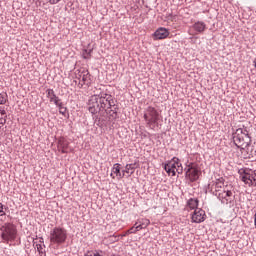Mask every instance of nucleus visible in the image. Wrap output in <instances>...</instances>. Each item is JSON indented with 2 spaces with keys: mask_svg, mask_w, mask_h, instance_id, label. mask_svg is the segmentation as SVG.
Masks as SVG:
<instances>
[{
  "mask_svg": "<svg viewBox=\"0 0 256 256\" xmlns=\"http://www.w3.org/2000/svg\"><path fill=\"white\" fill-rule=\"evenodd\" d=\"M227 185H225V179L219 178L215 181H211L208 184V191L211 193V195H214V197H217L219 193H221Z\"/></svg>",
  "mask_w": 256,
  "mask_h": 256,
  "instance_id": "6e6552de",
  "label": "nucleus"
},
{
  "mask_svg": "<svg viewBox=\"0 0 256 256\" xmlns=\"http://www.w3.org/2000/svg\"><path fill=\"white\" fill-rule=\"evenodd\" d=\"M177 167H181V163L179 162V158L174 157L170 162L164 165V170L168 175H171V177H175Z\"/></svg>",
  "mask_w": 256,
  "mask_h": 256,
  "instance_id": "9d476101",
  "label": "nucleus"
},
{
  "mask_svg": "<svg viewBox=\"0 0 256 256\" xmlns=\"http://www.w3.org/2000/svg\"><path fill=\"white\" fill-rule=\"evenodd\" d=\"M251 141V135H249V130L245 126L238 128L233 134V142L238 149H246L251 145Z\"/></svg>",
  "mask_w": 256,
  "mask_h": 256,
  "instance_id": "f03ea898",
  "label": "nucleus"
},
{
  "mask_svg": "<svg viewBox=\"0 0 256 256\" xmlns=\"http://www.w3.org/2000/svg\"><path fill=\"white\" fill-rule=\"evenodd\" d=\"M216 197L222 205H228L229 207L235 205V194H233L232 185L226 184L224 189Z\"/></svg>",
  "mask_w": 256,
  "mask_h": 256,
  "instance_id": "7ed1b4c3",
  "label": "nucleus"
},
{
  "mask_svg": "<svg viewBox=\"0 0 256 256\" xmlns=\"http://www.w3.org/2000/svg\"><path fill=\"white\" fill-rule=\"evenodd\" d=\"M3 203H0V217H3L5 215V211L3 210Z\"/></svg>",
  "mask_w": 256,
  "mask_h": 256,
  "instance_id": "c85d7f7f",
  "label": "nucleus"
},
{
  "mask_svg": "<svg viewBox=\"0 0 256 256\" xmlns=\"http://www.w3.org/2000/svg\"><path fill=\"white\" fill-rule=\"evenodd\" d=\"M0 114L2 115V117H5V115H7V112L4 109H2L0 110Z\"/></svg>",
  "mask_w": 256,
  "mask_h": 256,
  "instance_id": "473e14b6",
  "label": "nucleus"
},
{
  "mask_svg": "<svg viewBox=\"0 0 256 256\" xmlns=\"http://www.w3.org/2000/svg\"><path fill=\"white\" fill-rule=\"evenodd\" d=\"M205 212L201 208H196L192 214L193 223H203L205 221Z\"/></svg>",
  "mask_w": 256,
  "mask_h": 256,
  "instance_id": "9b49d317",
  "label": "nucleus"
},
{
  "mask_svg": "<svg viewBox=\"0 0 256 256\" xmlns=\"http://www.w3.org/2000/svg\"><path fill=\"white\" fill-rule=\"evenodd\" d=\"M46 95H47V98L49 99L50 103H54V105H59L61 100L59 99V96H57V94H55V90L47 89Z\"/></svg>",
  "mask_w": 256,
  "mask_h": 256,
  "instance_id": "2eb2a0df",
  "label": "nucleus"
},
{
  "mask_svg": "<svg viewBox=\"0 0 256 256\" xmlns=\"http://www.w3.org/2000/svg\"><path fill=\"white\" fill-rule=\"evenodd\" d=\"M186 171V177L191 181V183H195L199 179V175H201V171H199V168L197 167V164L191 162L187 165L185 168Z\"/></svg>",
  "mask_w": 256,
  "mask_h": 256,
  "instance_id": "1a4fd4ad",
  "label": "nucleus"
},
{
  "mask_svg": "<svg viewBox=\"0 0 256 256\" xmlns=\"http://www.w3.org/2000/svg\"><path fill=\"white\" fill-rule=\"evenodd\" d=\"M159 119H161V113H159V110H156L155 107L149 106L144 111V121L150 129H153L155 125L159 123Z\"/></svg>",
  "mask_w": 256,
  "mask_h": 256,
  "instance_id": "39448f33",
  "label": "nucleus"
},
{
  "mask_svg": "<svg viewBox=\"0 0 256 256\" xmlns=\"http://www.w3.org/2000/svg\"><path fill=\"white\" fill-rule=\"evenodd\" d=\"M1 238L4 243H9V241H15L17 238V227L15 224L6 222L0 227Z\"/></svg>",
  "mask_w": 256,
  "mask_h": 256,
  "instance_id": "20e7f679",
  "label": "nucleus"
},
{
  "mask_svg": "<svg viewBox=\"0 0 256 256\" xmlns=\"http://www.w3.org/2000/svg\"><path fill=\"white\" fill-rule=\"evenodd\" d=\"M61 0H49L50 5H57Z\"/></svg>",
  "mask_w": 256,
  "mask_h": 256,
  "instance_id": "c756f323",
  "label": "nucleus"
},
{
  "mask_svg": "<svg viewBox=\"0 0 256 256\" xmlns=\"http://www.w3.org/2000/svg\"><path fill=\"white\" fill-rule=\"evenodd\" d=\"M5 123H7V119L1 117V118H0V125H5Z\"/></svg>",
  "mask_w": 256,
  "mask_h": 256,
  "instance_id": "7c9ffc66",
  "label": "nucleus"
},
{
  "mask_svg": "<svg viewBox=\"0 0 256 256\" xmlns=\"http://www.w3.org/2000/svg\"><path fill=\"white\" fill-rule=\"evenodd\" d=\"M45 245H42V244H36V249L39 253L40 256H45L46 255V251H45Z\"/></svg>",
  "mask_w": 256,
  "mask_h": 256,
  "instance_id": "4be33fe9",
  "label": "nucleus"
},
{
  "mask_svg": "<svg viewBox=\"0 0 256 256\" xmlns=\"http://www.w3.org/2000/svg\"><path fill=\"white\" fill-rule=\"evenodd\" d=\"M56 107H58L60 115H64V117L65 115H67V107L63 106V102H58V104H56Z\"/></svg>",
  "mask_w": 256,
  "mask_h": 256,
  "instance_id": "aec40b11",
  "label": "nucleus"
},
{
  "mask_svg": "<svg viewBox=\"0 0 256 256\" xmlns=\"http://www.w3.org/2000/svg\"><path fill=\"white\" fill-rule=\"evenodd\" d=\"M127 235H130V234H127V231L124 232L122 235L120 236H115L113 235L114 239L112 241H119V237H127Z\"/></svg>",
  "mask_w": 256,
  "mask_h": 256,
  "instance_id": "a878e982",
  "label": "nucleus"
},
{
  "mask_svg": "<svg viewBox=\"0 0 256 256\" xmlns=\"http://www.w3.org/2000/svg\"><path fill=\"white\" fill-rule=\"evenodd\" d=\"M77 71H78L77 79H83V68H82V69H79V70H77Z\"/></svg>",
  "mask_w": 256,
  "mask_h": 256,
  "instance_id": "bb28decb",
  "label": "nucleus"
},
{
  "mask_svg": "<svg viewBox=\"0 0 256 256\" xmlns=\"http://www.w3.org/2000/svg\"><path fill=\"white\" fill-rule=\"evenodd\" d=\"M112 172L117 177H120L121 179H123V177H125V173L124 172H122V174H121V164H119V163L114 164V166L112 167Z\"/></svg>",
  "mask_w": 256,
  "mask_h": 256,
  "instance_id": "f3484780",
  "label": "nucleus"
},
{
  "mask_svg": "<svg viewBox=\"0 0 256 256\" xmlns=\"http://www.w3.org/2000/svg\"><path fill=\"white\" fill-rule=\"evenodd\" d=\"M176 173H179V174L183 173V166L176 167Z\"/></svg>",
  "mask_w": 256,
  "mask_h": 256,
  "instance_id": "2f4dec72",
  "label": "nucleus"
},
{
  "mask_svg": "<svg viewBox=\"0 0 256 256\" xmlns=\"http://www.w3.org/2000/svg\"><path fill=\"white\" fill-rule=\"evenodd\" d=\"M135 169H137V164H127L125 166V170H123L122 173H128V175H133V173H135Z\"/></svg>",
  "mask_w": 256,
  "mask_h": 256,
  "instance_id": "6ab92c4d",
  "label": "nucleus"
},
{
  "mask_svg": "<svg viewBox=\"0 0 256 256\" xmlns=\"http://www.w3.org/2000/svg\"><path fill=\"white\" fill-rule=\"evenodd\" d=\"M92 83L91 80V74L89 73V70L82 68V83L79 82L78 86L79 88H83V85H87V87H90Z\"/></svg>",
  "mask_w": 256,
  "mask_h": 256,
  "instance_id": "f8f14e48",
  "label": "nucleus"
},
{
  "mask_svg": "<svg viewBox=\"0 0 256 256\" xmlns=\"http://www.w3.org/2000/svg\"><path fill=\"white\" fill-rule=\"evenodd\" d=\"M39 243H44L43 237H40V238H39Z\"/></svg>",
  "mask_w": 256,
  "mask_h": 256,
  "instance_id": "72a5a7b5",
  "label": "nucleus"
},
{
  "mask_svg": "<svg viewBox=\"0 0 256 256\" xmlns=\"http://www.w3.org/2000/svg\"><path fill=\"white\" fill-rule=\"evenodd\" d=\"M57 147L58 151H61L63 154L69 153V141L64 137L59 138Z\"/></svg>",
  "mask_w": 256,
  "mask_h": 256,
  "instance_id": "4468645a",
  "label": "nucleus"
},
{
  "mask_svg": "<svg viewBox=\"0 0 256 256\" xmlns=\"http://www.w3.org/2000/svg\"><path fill=\"white\" fill-rule=\"evenodd\" d=\"M7 103V93H0V105Z\"/></svg>",
  "mask_w": 256,
  "mask_h": 256,
  "instance_id": "5701e85b",
  "label": "nucleus"
},
{
  "mask_svg": "<svg viewBox=\"0 0 256 256\" xmlns=\"http://www.w3.org/2000/svg\"><path fill=\"white\" fill-rule=\"evenodd\" d=\"M91 53H93V49H85L83 51V56H84V59H91Z\"/></svg>",
  "mask_w": 256,
  "mask_h": 256,
  "instance_id": "b1692460",
  "label": "nucleus"
},
{
  "mask_svg": "<svg viewBox=\"0 0 256 256\" xmlns=\"http://www.w3.org/2000/svg\"><path fill=\"white\" fill-rule=\"evenodd\" d=\"M192 28L198 33H203L205 29H207V24H205L203 21H197L193 24Z\"/></svg>",
  "mask_w": 256,
  "mask_h": 256,
  "instance_id": "dca6fc26",
  "label": "nucleus"
},
{
  "mask_svg": "<svg viewBox=\"0 0 256 256\" xmlns=\"http://www.w3.org/2000/svg\"><path fill=\"white\" fill-rule=\"evenodd\" d=\"M67 241V230L63 227H54L50 231L51 245H63Z\"/></svg>",
  "mask_w": 256,
  "mask_h": 256,
  "instance_id": "423d86ee",
  "label": "nucleus"
},
{
  "mask_svg": "<svg viewBox=\"0 0 256 256\" xmlns=\"http://www.w3.org/2000/svg\"><path fill=\"white\" fill-rule=\"evenodd\" d=\"M110 177H112V179H115V176L113 175V173L110 174Z\"/></svg>",
  "mask_w": 256,
  "mask_h": 256,
  "instance_id": "f704fd0d",
  "label": "nucleus"
},
{
  "mask_svg": "<svg viewBox=\"0 0 256 256\" xmlns=\"http://www.w3.org/2000/svg\"><path fill=\"white\" fill-rule=\"evenodd\" d=\"M187 207H189V209H199V200L195 199V198H190L187 201Z\"/></svg>",
  "mask_w": 256,
  "mask_h": 256,
  "instance_id": "a211bd4d",
  "label": "nucleus"
},
{
  "mask_svg": "<svg viewBox=\"0 0 256 256\" xmlns=\"http://www.w3.org/2000/svg\"><path fill=\"white\" fill-rule=\"evenodd\" d=\"M134 225L136 227V232L141 231L142 229H145L140 223H139V225H137V222H136Z\"/></svg>",
  "mask_w": 256,
  "mask_h": 256,
  "instance_id": "cd10ccee",
  "label": "nucleus"
},
{
  "mask_svg": "<svg viewBox=\"0 0 256 256\" xmlns=\"http://www.w3.org/2000/svg\"><path fill=\"white\" fill-rule=\"evenodd\" d=\"M133 233H137V228H136L135 225L133 227H131L129 230H127L126 234H130L131 235Z\"/></svg>",
  "mask_w": 256,
  "mask_h": 256,
  "instance_id": "393cba45",
  "label": "nucleus"
},
{
  "mask_svg": "<svg viewBox=\"0 0 256 256\" xmlns=\"http://www.w3.org/2000/svg\"><path fill=\"white\" fill-rule=\"evenodd\" d=\"M240 178L248 187H256V170L244 168L239 171Z\"/></svg>",
  "mask_w": 256,
  "mask_h": 256,
  "instance_id": "0eeeda50",
  "label": "nucleus"
},
{
  "mask_svg": "<svg viewBox=\"0 0 256 256\" xmlns=\"http://www.w3.org/2000/svg\"><path fill=\"white\" fill-rule=\"evenodd\" d=\"M87 109L93 116V121L97 127H103L107 119L103 118L109 115L110 119L118 117L119 106L116 105L115 98L107 90L99 88L87 102Z\"/></svg>",
  "mask_w": 256,
  "mask_h": 256,
  "instance_id": "f257e3e1",
  "label": "nucleus"
},
{
  "mask_svg": "<svg viewBox=\"0 0 256 256\" xmlns=\"http://www.w3.org/2000/svg\"><path fill=\"white\" fill-rule=\"evenodd\" d=\"M138 223H140L144 229H147V227H149V225H151V221L147 218H142L140 220H138Z\"/></svg>",
  "mask_w": 256,
  "mask_h": 256,
  "instance_id": "412c9836",
  "label": "nucleus"
},
{
  "mask_svg": "<svg viewBox=\"0 0 256 256\" xmlns=\"http://www.w3.org/2000/svg\"><path fill=\"white\" fill-rule=\"evenodd\" d=\"M173 17H175V16H172V15L170 14V19H171V20H173Z\"/></svg>",
  "mask_w": 256,
  "mask_h": 256,
  "instance_id": "c9c22d12",
  "label": "nucleus"
},
{
  "mask_svg": "<svg viewBox=\"0 0 256 256\" xmlns=\"http://www.w3.org/2000/svg\"><path fill=\"white\" fill-rule=\"evenodd\" d=\"M169 37V30H167L166 28H158L155 32H154V39L156 41L161 40V39H167Z\"/></svg>",
  "mask_w": 256,
  "mask_h": 256,
  "instance_id": "ddd939ff",
  "label": "nucleus"
}]
</instances>
